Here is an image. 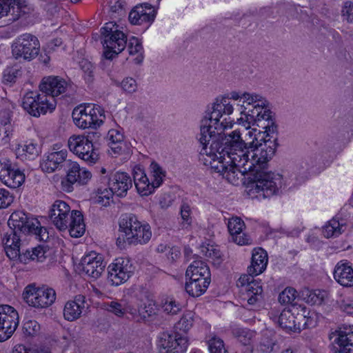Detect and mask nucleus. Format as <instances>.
Instances as JSON below:
<instances>
[{
	"instance_id": "nucleus-64",
	"label": "nucleus",
	"mask_w": 353,
	"mask_h": 353,
	"mask_svg": "<svg viewBox=\"0 0 353 353\" xmlns=\"http://www.w3.org/2000/svg\"><path fill=\"white\" fill-rule=\"evenodd\" d=\"M121 88L125 92L132 93L137 90V85L136 81L133 78L127 77L122 81Z\"/></svg>"
},
{
	"instance_id": "nucleus-34",
	"label": "nucleus",
	"mask_w": 353,
	"mask_h": 353,
	"mask_svg": "<svg viewBox=\"0 0 353 353\" xmlns=\"http://www.w3.org/2000/svg\"><path fill=\"white\" fill-rule=\"evenodd\" d=\"M309 301V288H305L304 290L299 292L297 296V300L292 304L291 310L294 313H296L298 316L306 319L304 325H305L309 319V311L306 303Z\"/></svg>"
},
{
	"instance_id": "nucleus-3",
	"label": "nucleus",
	"mask_w": 353,
	"mask_h": 353,
	"mask_svg": "<svg viewBox=\"0 0 353 353\" xmlns=\"http://www.w3.org/2000/svg\"><path fill=\"white\" fill-rule=\"evenodd\" d=\"M194 313L188 311L174 325L173 334L163 333L158 346L159 353H185L188 347L187 332L192 327Z\"/></svg>"
},
{
	"instance_id": "nucleus-50",
	"label": "nucleus",
	"mask_w": 353,
	"mask_h": 353,
	"mask_svg": "<svg viewBox=\"0 0 353 353\" xmlns=\"http://www.w3.org/2000/svg\"><path fill=\"white\" fill-rule=\"evenodd\" d=\"M181 305L172 298H168L163 303L162 308L168 314H176L181 310Z\"/></svg>"
},
{
	"instance_id": "nucleus-19",
	"label": "nucleus",
	"mask_w": 353,
	"mask_h": 353,
	"mask_svg": "<svg viewBox=\"0 0 353 353\" xmlns=\"http://www.w3.org/2000/svg\"><path fill=\"white\" fill-rule=\"evenodd\" d=\"M79 266L85 275L97 279L104 271L105 263L101 255L91 252L82 258Z\"/></svg>"
},
{
	"instance_id": "nucleus-56",
	"label": "nucleus",
	"mask_w": 353,
	"mask_h": 353,
	"mask_svg": "<svg viewBox=\"0 0 353 353\" xmlns=\"http://www.w3.org/2000/svg\"><path fill=\"white\" fill-rule=\"evenodd\" d=\"M156 310L154 301L149 300L148 304H145L143 307H141L139 312L144 319H146L156 314Z\"/></svg>"
},
{
	"instance_id": "nucleus-28",
	"label": "nucleus",
	"mask_w": 353,
	"mask_h": 353,
	"mask_svg": "<svg viewBox=\"0 0 353 353\" xmlns=\"http://www.w3.org/2000/svg\"><path fill=\"white\" fill-rule=\"evenodd\" d=\"M265 105L261 103H256L252 107H246L245 105L241 104L239 111L244 117H241L238 121L242 122L246 129L250 128L251 125H255L256 121Z\"/></svg>"
},
{
	"instance_id": "nucleus-49",
	"label": "nucleus",
	"mask_w": 353,
	"mask_h": 353,
	"mask_svg": "<svg viewBox=\"0 0 353 353\" xmlns=\"http://www.w3.org/2000/svg\"><path fill=\"white\" fill-rule=\"evenodd\" d=\"M135 186L138 192L143 196H148L154 192L153 186L146 175L139 181H137Z\"/></svg>"
},
{
	"instance_id": "nucleus-2",
	"label": "nucleus",
	"mask_w": 353,
	"mask_h": 353,
	"mask_svg": "<svg viewBox=\"0 0 353 353\" xmlns=\"http://www.w3.org/2000/svg\"><path fill=\"white\" fill-rule=\"evenodd\" d=\"M223 116V105L218 100L211 107H208L205 115L201 121L200 133L197 139L202 147L211 144L215 148L220 136L223 134L224 130L228 127L226 119L221 121Z\"/></svg>"
},
{
	"instance_id": "nucleus-30",
	"label": "nucleus",
	"mask_w": 353,
	"mask_h": 353,
	"mask_svg": "<svg viewBox=\"0 0 353 353\" xmlns=\"http://www.w3.org/2000/svg\"><path fill=\"white\" fill-rule=\"evenodd\" d=\"M268 264V254L261 248H255L252 253L250 266L248 268L250 274L258 275L262 273Z\"/></svg>"
},
{
	"instance_id": "nucleus-21",
	"label": "nucleus",
	"mask_w": 353,
	"mask_h": 353,
	"mask_svg": "<svg viewBox=\"0 0 353 353\" xmlns=\"http://www.w3.org/2000/svg\"><path fill=\"white\" fill-rule=\"evenodd\" d=\"M30 10L26 0H0V18L10 14V20L14 21L29 13Z\"/></svg>"
},
{
	"instance_id": "nucleus-32",
	"label": "nucleus",
	"mask_w": 353,
	"mask_h": 353,
	"mask_svg": "<svg viewBox=\"0 0 353 353\" xmlns=\"http://www.w3.org/2000/svg\"><path fill=\"white\" fill-rule=\"evenodd\" d=\"M69 217L68 223H67V229L69 228L70 236L74 238L81 236L85 230L81 212L79 210H72Z\"/></svg>"
},
{
	"instance_id": "nucleus-14",
	"label": "nucleus",
	"mask_w": 353,
	"mask_h": 353,
	"mask_svg": "<svg viewBox=\"0 0 353 353\" xmlns=\"http://www.w3.org/2000/svg\"><path fill=\"white\" fill-rule=\"evenodd\" d=\"M255 274H243L236 281V285L245 292V298L250 305H254L262 300V285L261 282L254 279Z\"/></svg>"
},
{
	"instance_id": "nucleus-13",
	"label": "nucleus",
	"mask_w": 353,
	"mask_h": 353,
	"mask_svg": "<svg viewBox=\"0 0 353 353\" xmlns=\"http://www.w3.org/2000/svg\"><path fill=\"white\" fill-rule=\"evenodd\" d=\"M262 112L259 116L255 125L264 130V131L259 130L258 133L264 134V139L262 142L268 141V140L275 139V150L279 146L277 142V131L278 126L275 122L274 114L270 110L269 105H265L264 109L261 111Z\"/></svg>"
},
{
	"instance_id": "nucleus-27",
	"label": "nucleus",
	"mask_w": 353,
	"mask_h": 353,
	"mask_svg": "<svg viewBox=\"0 0 353 353\" xmlns=\"http://www.w3.org/2000/svg\"><path fill=\"white\" fill-rule=\"evenodd\" d=\"M108 186L119 197L126 196L128 190L132 188V182L130 176L125 172H116L108 179Z\"/></svg>"
},
{
	"instance_id": "nucleus-23",
	"label": "nucleus",
	"mask_w": 353,
	"mask_h": 353,
	"mask_svg": "<svg viewBox=\"0 0 353 353\" xmlns=\"http://www.w3.org/2000/svg\"><path fill=\"white\" fill-rule=\"evenodd\" d=\"M8 225L10 231L4 234L2 242L8 257L12 260H15L17 256H19L21 241V234L23 232L19 228H14L11 224L10 225L9 220L8 221Z\"/></svg>"
},
{
	"instance_id": "nucleus-40",
	"label": "nucleus",
	"mask_w": 353,
	"mask_h": 353,
	"mask_svg": "<svg viewBox=\"0 0 353 353\" xmlns=\"http://www.w3.org/2000/svg\"><path fill=\"white\" fill-rule=\"evenodd\" d=\"M201 155H203L204 154H201V152H200ZM206 156L210 157L212 160L210 161L209 163H208V161L205 160V162L204 163L205 165H210V167L214 170L215 172L220 173L221 174H223V173H225L227 170V165L230 163L229 161L225 162V157L223 158L219 159V154L216 153V155L213 157L208 154H205Z\"/></svg>"
},
{
	"instance_id": "nucleus-47",
	"label": "nucleus",
	"mask_w": 353,
	"mask_h": 353,
	"mask_svg": "<svg viewBox=\"0 0 353 353\" xmlns=\"http://www.w3.org/2000/svg\"><path fill=\"white\" fill-rule=\"evenodd\" d=\"M296 290L293 288H286L279 295V301L281 304L293 303L296 299L297 300Z\"/></svg>"
},
{
	"instance_id": "nucleus-18",
	"label": "nucleus",
	"mask_w": 353,
	"mask_h": 353,
	"mask_svg": "<svg viewBox=\"0 0 353 353\" xmlns=\"http://www.w3.org/2000/svg\"><path fill=\"white\" fill-rule=\"evenodd\" d=\"M68 84L67 81L59 77L49 76L43 78L40 85V90L46 96L50 101H54V97L64 93Z\"/></svg>"
},
{
	"instance_id": "nucleus-35",
	"label": "nucleus",
	"mask_w": 353,
	"mask_h": 353,
	"mask_svg": "<svg viewBox=\"0 0 353 353\" xmlns=\"http://www.w3.org/2000/svg\"><path fill=\"white\" fill-rule=\"evenodd\" d=\"M346 222L344 219L334 217L323 227V234L325 238L337 237L346 230Z\"/></svg>"
},
{
	"instance_id": "nucleus-25",
	"label": "nucleus",
	"mask_w": 353,
	"mask_h": 353,
	"mask_svg": "<svg viewBox=\"0 0 353 353\" xmlns=\"http://www.w3.org/2000/svg\"><path fill=\"white\" fill-rule=\"evenodd\" d=\"M141 223L138 217L134 214L130 213L121 215L119 222L121 234L117 238V244H121V241H123V242H127L129 244L130 240L132 239L131 236L133 235L134 231L137 230Z\"/></svg>"
},
{
	"instance_id": "nucleus-53",
	"label": "nucleus",
	"mask_w": 353,
	"mask_h": 353,
	"mask_svg": "<svg viewBox=\"0 0 353 353\" xmlns=\"http://www.w3.org/2000/svg\"><path fill=\"white\" fill-rule=\"evenodd\" d=\"M343 20L348 23L353 22V0H349L344 2L341 10Z\"/></svg>"
},
{
	"instance_id": "nucleus-9",
	"label": "nucleus",
	"mask_w": 353,
	"mask_h": 353,
	"mask_svg": "<svg viewBox=\"0 0 353 353\" xmlns=\"http://www.w3.org/2000/svg\"><path fill=\"white\" fill-rule=\"evenodd\" d=\"M39 49L38 39L30 34L19 36L12 45V55L16 59L31 61L39 54Z\"/></svg>"
},
{
	"instance_id": "nucleus-29",
	"label": "nucleus",
	"mask_w": 353,
	"mask_h": 353,
	"mask_svg": "<svg viewBox=\"0 0 353 353\" xmlns=\"http://www.w3.org/2000/svg\"><path fill=\"white\" fill-rule=\"evenodd\" d=\"M334 278L343 286H353V268L347 263L339 262L334 268Z\"/></svg>"
},
{
	"instance_id": "nucleus-48",
	"label": "nucleus",
	"mask_w": 353,
	"mask_h": 353,
	"mask_svg": "<svg viewBox=\"0 0 353 353\" xmlns=\"http://www.w3.org/2000/svg\"><path fill=\"white\" fill-rule=\"evenodd\" d=\"M245 226L243 221L237 216L230 219L228 223V231L231 236L240 234Z\"/></svg>"
},
{
	"instance_id": "nucleus-7",
	"label": "nucleus",
	"mask_w": 353,
	"mask_h": 353,
	"mask_svg": "<svg viewBox=\"0 0 353 353\" xmlns=\"http://www.w3.org/2000/svg\"><path fill=\"white\" fill-rule=\"evenodd\" d=\"M9 224L22 231L23 234H32L39 241L48 239V232L44 227H41L39 221L23 211L12 213L9 218Z\"/></svg>"
},
{
	"instance_id": "nucleus-63",
	"label": "nucleus",
	"mask_w": 353,
	"mask_h": 353,
	"mask_svg": "<svg viewBox=\"0 0 353 353\" xmlns=\"http://www.w3.org/2000/svg\"><path fill=\"white\" fill-rule=\"evenodd\" d=\"M121 31L118 30V26L115 22L110 21L105 24V26L101 29L102 37L104 38L105 35L108 34H115Z\"/></svg>"
},
{
	"instance_id": "nucleus-38",
	"label": "nucleus",
	"mask_w": 353,
	"mask_h": 353,
	"mask_svg": "<svg viewBox=\"0 0 353 353\" xmlns=\"http://www.w3.org/2000/svg\"><path fill=\"white\" fill-rule=\"evenodd\" d=\"M152 232L150 230V226L148 223L141 224L137 228L133 234L131 236V240H130L129 244L137 245V244H146L151 239Z\"/></svg>"
},
{
	"instance_id": "nucleus-16",
	"label": "nucleus",
	"mask_w": 353,
	"mask_h": 353,
	"mask_svg": "<svg viewBox=\"0 0 353 353\" xmlns=\"http://www.w3.org/2000/svg\"><path fill=\"white\" fill-rule=\"evenodd\" d=\"M0 180L10 188H17L25 181V174L17 168L12 167L10 161H0Z\"/></svg>"
},
{
	"instance_id": "nucleus-4",
	"label": "nucleus",
	"mask_w": 353,
	"mask_h": 353,
	"mask_svg": "<svg viewBox=\"0 0 353 353\" xmlns=\"http://www.w3.org/2000/svg\"><path fill=\"white\" fill-rule=\"evenodd\" d=\"M100 134L97 132H89L85 136L71 137L68 145L71 152L78 155L79 158L89 163H95L99 159V153L95 148Z\"/></svg>"
},
{
	"instance_id": "nucleus-6",
	"label": "nucleus",
	"mask_w": 353,
	"mask_h": 353,
	"mask_svg": "<svg viewBox=\"0 0 353 353\" xmlns=\"http://www.w3.org/2000/svg\"><path fill=\"white\" fill-rule=\"evenodd\" d=\"M102 118H105L104 110L99 105L90 103L80 105L72 112L74 123L82 129H97L103 123Z\"/></svg>"
},
{
	"instance_id": "nucleus-59",
	"label": "nucleus",
	"mask_w": 353,
	"mask_h": 353,
	"mask_svg": "<svg viewBox=\"0 0 353 353\" xmlns=\"http://www.w3.org/2000/svg\"><path fill=\"white\" fill-rule=\"evenodd\" d=\"M128 48L129 54L132 55L143 52V46L141 42L139 39L134 37H132L130 39Z\"/></svg>"
},
{
	"instance_id": "nucleus-52",
	"label": "nucleus",
	"mask_w": 353,
	"mask_h": 353,
	"mask_svg": "<svg viewBox=\"0 0 353 353\" xmlns=\"http://www.w3.org/2000/svg\"><path fill=\"white\" fill-rule=\"evenodd\" d=\"M327 296V292L322 290L310 291V305H321Z\"/></svg>"
},
{
	"instance_id": "nucleus-39",
	"label": "nucleus",
	"mask_w": 353,
	"mask_h": 353,
	"mask_svg": "<svg viewBox=\"0 0 353 353\" xmlns=\"http://www.w3.org/2000/svg\"><path fill=\"white\" fill-rule=\"evenodd\" d=\"M294 314L291 309L283 310L279 316V326L287 331L295 332L296 327Z\"/></svg>"
},
{
	"instance_id": "nucleus-58",
	"label": "nucleus",
	"mask_w": 353,
	"mask_h": 353,
	"mask_svg": "<svg viewBox=\"0 0 353 353\" xmlns=\"http://www.w3.org/2000/svg\"><path fill=\"white\" fill-rule=\"evenodd\" d=\"M278 345L274 341L268 337H263L260 343V350L263 352L271 353Z\"/></svg>"
},
{
	"instance_id": "nucleus-1",
	"label": "nucleus",
	"mask_w": 353,
	"mask_h": 353,
	"mask_svg": "<svg viewBox=\"0 0 353 353\" xmlns=\"http://www.w3.org/2000/svg\"><path fill=\"white\" fill-rule=\"evenodd\" d=\"M264 134L257 133L249 146L239 149L228 157L229 162L242 167L243 172H249V186L268 198L277 194L282 187L283 178L279 174L268 172V162L275 154V139L262 142Z\"/></svg>"
},
{
	"instance_id": "nucleus-51",
	"label": "nucleus",
	"mask_w": 353,
	"mask_h": 353,
	"mask_svg": "<svg viewBox=\"0 0 353 353\" xmlns=\"http://www.w3.org/2000/svg\"><path fill=\"white\" fill-rule=\"evenodd\" d=\"M208 348L210 353H226L223 340L215 336L209 340Z\"/></svg>"
},
{
	"instance_id": "nucleus-61",
	"label": "nucleus",
	"mask_w": 353,
	"mask_h": 353,
	"mask_svg": "<svg viewBox=\"0 0 353 353\" xmlns=\"http://www.w3.org/2000/svg\"><path fill=\"white\" fill-rule=\"evenodd\" d=\"M339 306L341 310L348 314H353V297L345 296L339 303Z\"/></svg>"
},
{
	"instance_id": "nucleus-33",
	"label": "nucleus",
	"mask_w": 353,
	"mask_h": 353,
	"mask_svg": "<svg viewBox=\"0 0 353 353\" xmlns=\"http://www.w3.org/2000/svg\"><path fill=\"white\" fill-rule=\"evenodd\" d=\"M209 267L201 261H195L190 265L186 270L185 276L188 279H201L202 281H211Z\"/></svg>"
},
{
	"instance_id": "nucleus-54",
	"label": "nucleus",
	"mask_w": 353,
	"mask_h": 353,
	"mask_svg": "<svg viewBox=\"0 0 353 353\" xmlns=\"http://www.w3.org/2000/svg\"><path fill=\"white\" fill-rule=\"evenodd\" d=\"M40 330V325L35 320H28L23 325V332L28 336L37 334Z\"/></svg>"
},
{
	"instance_id": "nucleus-11",
	"label": "nucleus",
	"mask_w": 353,
	"mask_h": 353,
	"mask_svg": "<svg viewBox=\"0 0 353 353\" xmlns=\"http://www.w3.org/2000/svg\"><path fill=\"white\" fill-rule=\"evenodd\" d=\"M63 171L66 172L65 180L62 181L63 190L66 192L73 190V185H85L92 177L90 172L85 168H81L78 163L70 159L67 167Z\"/></svg>"
},
{
	"instance_id": "nucleus-5",
	"label": "nucleus",
	"mask_w": 353,
	"mask_h": 353,
	"mask_svg": "<svg viewBox=\"0 0 353 353\" xmlns=\"http://www.w3.org/2000/svg\"><path fill=\"white\" fill-rule=\"evenodd\" d=\"M219 140H216L218 143L215 148L211 147V144L202 147L201 154H208L211 156H216V153L219 154V159L225 155L227 157L233 154L239 149L245 148L248 144L241 139L239 130H234L228 134L225 133L220 136Z\"/></svg>"
},
{
	"instance_id": "nucleus-15",
	"label": "nucleus",
	"mask_w": 353,
	"mask_h": 353,
	"mask_svg": "<svg viewBox=\"0 0 353 353\" xmlns=\"http://www.w3.org/2000/svg\"><path fill=\"white\" fill-rule=\"evenodd\" d=\"M108 281L112 285H119L127 281L131 276V265L129 261L123 258L115 259L108 268Z\"/></svg>"
},
{
	"instance_id": "nucleus-46",
	"label": "nucleus",
	"mask_w": 353,
	"mask_h": 353,
	"mask_svg": "<svg viewBox=\"0 0 353 353\" xmlns=\"http://www.w3.org/2000/svg\"><path fill=\"white\" fill-rule=\"evenodd\" d=\"M103 308L119 317L123 316L126 313V309L120 302L112 301L103 303Z\"/></svg>"
},
{
	"instance_id": "nucleus-10",
	"label": "nucleus",
	"mask_w": 353,
	"mask_h": 353,
	"mask_svg": "<svg viewBox=\"0 0 353 353\" xmlns=\"http://www.w3.org/2000/svg\"><path fill=\"white\" fill-rule=\"evenodd\" d=\"M23 297L29 305L43 308L50 306L54 302L56 292L52 288L45 286L35 288L34 285H29L25 288Z\"/></svg>"
},
{
	"instance_id": "nucleus-57",
	"label": "nucleus",
	"mask_w": 353,
	"mask_h": 353,
	"mask_svg": "<svg viewBox=\"0 0 353 353\" xmlns=\"http://www.w3.org/2000/svg\"><path fill=\"white\" fill-rule=\"evenodd\" d=\"M181 216L183 220L182 225L183 228L190 226L192 223V217L190 216V207L187 203H183L181 206Z\"/></svg>"
},
{
	"instance_id": "nucleus-55",
	"label": "nucleus",
	"mask_w": 353,
	"mask_h": 353,
	"mask_svg": "<svg viewBox=\"0 0 353 353\" xmlns=\"http://www.w3.org/2000/svg\"><path fill=\"white\" fill-rule=\"evenodd\" d=\"M134 8L137 11H139V16L141 17L142 21L149 23L154 21L156 16L155 10H151V12H147L143 6H136Z\"/></svg>"
},
{
	"instance_id": "nucleus-17",
	"label": "nucleus",
	"mask_w": 353,
	"mask_h": 353,
	"mask_svg": "<svg viewBox=\"0 0 353 353\" xmlns=\"http://www.w3.org/2000/svg\"><path fill=\"white\" fill-rule=\"evenodd\" d=\"M101 43L104 48L103 55L105 58L111 60L125 49L127 44V37L121 31L115 34L105 35Z\"/></svg>"
},
{
	"instance_id": "nucleus-44",
	"label": "nucleus",
	"mask_w": 353,
	"mask_h": 353,
	"mask_svg": "<svg viewBox=\"0 0 353 353\" xmlns=\"http://www.w3.org/2000/svg\"><path fill=\"white\" fill-rule=\"evenodd\" d=\"M256 103L269 105L268 101L259 94L247 92L243 93V101L241 104L245 105L246 107H252Z\"/></svg>"
},
{
	"instance_id": "nucleus-37",
	"label": "nucleus",
	"mask_w": 353,
	"mask_h": 353,
	"mask_svg": "<svg viewBox=\"0 0 353 353\" xmlns=\"http://www.w3.org/2000/svg\"><path fill=\"white\" fill-rule=\"evenodd\" d=\"M210 283V281L205 279H188L185 283V290L190 296L198 297L206 291Z\"/></svg>"
},
{
	"instance_id": "nucleus-60",
	"label": "nucleus",
	"mask_w": 353,
	"mask_h": 353,
	"mask_svg": "<svg viewBox=\"0 0 353 353\" xmlns=\"http://www.w3.org/2000/svg\"><path fill=\"white\" fill-rule=\"evenodd\" d=\"M12 201V195L8 190L0 188V209L8 207Z\"/></svg>"
},
{
	"instance_id": "nucleus-42",
	"label": "nucleus",
	"mask_w": 353,
	"mask_h": 353,
	"mask_svg": "<svg viewBox=\"0 0 353 353\" xmlns=\"http://www.w3.org/2000/svg\"><path fill=\"white\" fill-rule=\"evenodd\" d=\"M22 70L17 65L8 67L3 73V82L6 84L12 85L21 77Z\"/></svg>"
},
{
	"instance_id": "nucleus-31",
	"label": "nucleus",
	"mask_w": 353,
	"mask_h": 353,
	"mask_svg": "<svg viewBox=\"0 0 353 353\" xmlns=\"http://www.w3.org/2000/svg\"><path fill=\"white\" fill-rule=\"evenodd\" d=\"M106 141L114 154L119 155L125 152L126 144L123 133L117 129H111L106 136Z\"/></svg>"
},
{
	"instance_id": "nucleus-12",
	"label": "nucleus",
	"mask_w": 353,
	"mask_h": 353,
	"mask_svg": "<svg viewBox=\"0 0 353 353\" xmlns=\"http://www.w3.org/2000/svg\"><path fill=\"white\" fill-rule=\"evenodd\" d=\"M19 322L18 312L13 307L0 305V342L6 341L13 334Z\"/></svg>"
},
{
	"instance_id": "nucleus-62",
	"label": "nucleus",
	"mask_w": 353,
	"mask_h": 353,
	"mask_svg": "<svg viewBox=\"0 0 353 353\" xmlns=\"http://www.w3.org/2000/svg\"><path fill=\"white\" fill-rule=\"evenodd\" d=\"M97 201L99 202H103L104 199L108 201L110 198L112 197L114 194H115V192L111 188V187H109V188L103 189L102 188H99L97 190Z\"/></svg>"
},
{
	"instance_id": "nucleus-8",
	"label": "nucleus",
	"mask_w": 353,
	"mask_h": 353,
	"mask_svg": "<svg viewBox=\"0 0 353 353\" xmlns=\"http://www.w3.org/2000/svg\"><path fill=\"white\" fill-rule=\"evenodd\" d=\"M22 107L31 116L38 117L48 111L52 112L55 109L56 103L50 101L43 93L37 94L31 91L23 96Z\"/></svg>"
},
{
	"instance_id": "nucleus-22",
	"label": "nucleus",
	"mask_w": 353,
	"mask_h": 353,
	"mask_svg": "<svg viewBox=\"0 0 353 353\" xmlns=\"http://www.w3.org/2000/svg\"><path fill=\"white\" fill-rule=\"evenodd\" d=\"M86 298L83 294H77L73 300L65 303L63 308L64 319L68 321H74L84 315L88 308Z\"/></svg>"
},
{
	"instance_id": "nucleus-36",
	"label": "nucleus",
	"mask_w": 353,
	"mask_h": 353,
	"mask_svg": "<svg viewBox=\"0 0 353 353\" xmlns=\"http://www.w3.org/2000/svg\"><path fill=\"white\" fill-rule=\"evenodd\" d=\"M46 251L43 246L39 245L37 247L32 248L31 250H23L21 251V248L19 250V256H17L21 263L24 264L28 263L30 261H37V262H43L46 258Z\"/></svg>"
},
{
	"instance_id": "nucleus-24",
	"label": "nucleus",
	"mask_w": 353,
	"mask_h": 353,
	"mask_svg": "<svg viewBox=\"0 0 353 353\" xmlns=\"http://www.w3.org/2000/svg\"><path fill=\"white\" fill-rule=\"evenodd\" d=\"M66 150L53 151L49 153L41 163V169L46 172L51 173L55 171L63 170L68 164L70 159H67Z\"/></svg>"
},
{
	"instance_id": "nucleus-20",
	"label": "nucleus",
	"mask_w": 353,
	"mask_h": 353,
	"mask_svg": "<svg viewBox=\"0 0 353 353\" xmlns=\"http://www.w3.org/2000/svg\"><path fill=\"white\" fill-rule=\"evenodd\" d=\"M71 212L70 207L65 201L57 200L49 210L48 217L57 229L65 230Z\"/></svg>"
},
{
	"instance_id": "nucleus-41",
	"label": "nucleus",
	"mask_w": 353,
	"mask_h": 353,
	"mask_svg": "<svg viewBox=\"0 0 353 353\" xmlns=\"http://www.w3.org/2000/svg\"><path fill=\"white\" fill-rule=\"evenodd\" d=\"M150 172L152 174L153 180L151 182L154 190L159 187L163 179L165 177L166 172L157 162L153 161L150 166Z\"/></svg>"
},
{
	"instance_id": "nucleus-26",
	"label": "nucleus",
	"mask_w": 353,
	"mask_h": 353,
	"mask_svg": "<svg viewBox=\"0 0 353 353\" xmlns=\"http://www.w3.org/2000/svg\"><path fill=\"white\" fill-rule=\"evenodd\" d=\"M334 342V353H353V326L340 327Z\"/></svg>"
},
{
	"instance_id": "nucleus-43",
	"label": "nucleus",
	"mask_w": 353,
	"mask_h": 353,
	"mask_svg": "<svg viewBox=\"0 0 353 353\" xmlns=\"http://www.w3.org/2000/svg\"><path fill=\"white\" fill-rule=\"evenodd\" d=\"M242 167H239L236 165H234L232 163H229L227 165V170L225 173H223V177H225L229 182L234 183L239 179V174L248 175L249 176V172H243Z\"/></svg>"
},
{
	"instance_id": "nucleus-45",
	"label": "nucleus",
	"mask_w": 353,
	"mask_h": 353,
	"mask_svg": "<svg viewBox=\"0 0 353 353\" xmlns=\"http://www.w3.org/2000/svg\"><path fill=\"white\" fill-rule=\"evenodd\" d=\"M233 335L244 345H249L255 336V332L245 328H234L232 330Z\"/></svg>"
}]
</instances>
